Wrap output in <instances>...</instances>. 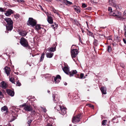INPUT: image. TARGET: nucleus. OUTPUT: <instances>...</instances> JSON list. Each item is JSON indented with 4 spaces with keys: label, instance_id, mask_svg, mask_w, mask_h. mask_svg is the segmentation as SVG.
Returning <instances> with one entry per match:
<instances>
[{
    "label": "nucleus",
    "instance_id": "nucleus-1",
    "mask_svg": "<svg viewBox=\"0 0 126 126\" xmlns=\"http://www.w3.org/2000/svg\"><path fill=\"white\" fill-rule=\"evenodd\" d=\"M4 19L7 23L6 26L7 29L8 30H11L13 28V22L12 20L10 18L8 17L5 18Z\"/></svg>",
    "mask_w": 126,
    "mask_h": 126
},
{
    "label": "nucleus",
    "instance_id": "nucleus-2",
    "mask_svg": "<svg viewBox=\"0 0 126 126\" xmlns=\"http://www.w3.org/2000/svg\"><path fill=\"white\" fill-rule=\"evenodd\" d=\"M108 10L109 12H110L109 14L110 15L115 16L117 18H120L121 17V12H113L112 11L111 7H109Z\"/></svg>",
    "mask_w": 126,
    "mask_h": 126
},
{
    "label": "nucleus",
    "instance_id": "nucleus-3",
    "mask_svg": "<svg viewBox=\"0 0 126 126\" xmlns=\"http://www.w3.org/2000/svg\"><path fill=\"white\" fill-rule=\"evenodd\" d=\"M55 109L58 111H59L60 109V110L59 111V112L61 114L64 115L66 113V108L63 106L57 105L55 107Z\"/></svg>",
    "mask_w": 126,
    "mask_h": 126
},
{
    "label": "nucleus",
    "instance_id": "nucleus-4",
    "mask_svg": "<svg viewBox=\"0 0 126 126\" xmlns=\"http://www.w3.org/2000/svg\"><path fill=\"white\" fill-rule=\"evenodd\" d=\"M63 70L64 72L66 74H69L70 77H72L73 76L74 74H76L77 72L76 70H73L72 71L69 72V69L66 66H65L63 68Z\"/></svg>",
    "mask_w": 126,
    "mask_h": 126
},
{
    "label": "nucleus",
    "instance_id": "nucleus-5",
    "mask_svg": "<svg viewBox=\"0 0 126 126\" xmlns=\"http://www.w3.org/2000/svg\"><path fill=\"white\" fill-rule=\"evenodd\" d=\"M37 21L36 20L33 19L32 18H29V20L28 21L27 23L28 25H31L32 27H34L36 25Z\"/></svg>",
    "mask_w": 126,
    "mask_h": 126
},
{
    "label": "nucleus",
    "instance_id": "nucleus-6",
    "mask_svg": "<svg viewBox=\"0 0 126 126\" xmlns=\"http://www.w3.org/2000/svg\"><path fill=\"white\" fill-rule=\"evenodd\" d=\"M20 43L24 47H27L29 46V44L27 40L23 37H22L20 39Z\"/></svg>",
    "mask_w": 126,
    "mask_h": 126
},
{
    "label": "nucleus",
    "instance_id": "nucleus-7",
    "mask_svg": "<svg viewBox=\"0 0 126 126\" xmlns=\"http://www.w3.org/2000/svg\"><path fill=\"white\" fill-rule=\"evenodd\" d=\"M22 106L24 107V109L26 111H31L32 110V108L30 105H28L25 103L22 105Z\"/></svg>",
    "mask_w": 126,
    "mask_h": 126
},
{
    "label": "nucleus",
    "instance_id": "nucleus-8",
    "mask_svg": "<svg viewBox=\"0 0 126 126\" xmlns=\"http://www.w3.org/2000/svg\"><path fill=\"white\" fill-rule=\"evenodd\" d=\"M81 114H80L76 116H74L72 118V122L74 123L79 122L80 121Z\"/></svg>",
    "mask_w": 126,
    "mask_h": 126
},
{
    "label": "nucleus",
    "instance_id": "nucleus-9",
    "mask_svg": "<svg viewBox=\"0 0 126 126\" xmlns=\"http://www.w3.org/2000/svg\"><path fill=\"white\" fill-rule=\"evenodd\" d=\"M71 53L72 59L75 58L78 54V50L76 49H71Z\"/></svg>",
    "mask_w": 126,
    "mask_h": 126
},
{
    "label": "nucleus",
    "instance_id": "nucleus-10",
    "mask_svg": "<svg viewBox=\"0 0 126 126\" xmlns=\"http://www.w3.org/2000/svg\"><path fill=\"white\" fill-rule=\"evenodd\" d=\"M57 46V43L55 42V44H54V47H49L47 49L48 51L49 52H54L56 50V47Z\"/></svg>",
    "mask_w": 126,
    "mask_h": 126
},
{
    "label": "nucleus",
    "instance_id": "nucleus-11",
    "mask_svg": "<svg viewBox=\"0 0 126 126\" xmlns=\"http://www.w3.org/2000/svg\"><path fill=\"white\" fill-rule=\"evenodd\" d=\"M53 77L54 78V81L56 83H58L61 80V77L60 76L58 75H57L56 77Z\"/></svg>",
    "mask_w": 126,
    "mask_h": 126
},
{
    "label": "nucleus",
    "instance_id": "nucleus-12",
    "mask_svg": "<svg viewBox=\"0 0 126 126\" xmlns=\"http://www.w3.org/2000/svg\"><path fill=\"white\" fill-rule=\"evenodd\" d=\"M6 12L5 14L6 16H9L11 15V14L13 13V11L11 9H9L8 10L5 11Z\"/></svg>",
    "mask_w": 126,
    "mask_h": 126
},
{
    "label": "nucleus",
    "instance_id": "nucleus-13",
    "mask_svg": "<svg viewBox=\"0 0 126 126\" xmlns=\"http://www.w3.org/2000/svg\"><path fill=\"white\" fill-rule=\"evenodd\" d=\"M7 93L10 95L13 96L14 95V91L10 89H7L6 90Z\"/></svg>",
    "mask_w": 126,
    "mask_h": 126
},
{
    "label": "nucleus",
    "instance_id": "nucleus-14",
    "mask_svg": "<svg viewBox=\"0 0 126 126\" xmlns=\"http://www.w3.org/2000/svg\"><path fill=\"white\" fill-rule=\"evenodd\" d=\"M1 86L3 89H5L8 86V84L4 81H2L1 83Z\"/></svg>",
    "mask_w": 126,
    "mask_h": 126
},
{
    "label": "nucleus",
    "instance_id": "nucleus-15",
    "mask_svg": "<svg viewBox=\"0 0 126 126\" xmlns=\"http://www.w3.org/2000/svg\"><path fill=\"white\" fill-rule=\"evenodd\" d=\"M5 72L6 73L8 76L10 74V72L11 71V69L10 68L8 67H5L4 68Z\"/></svg>",
    "mask_w": 126,
    "mask_h": 126
},
{
    "label": "nucleus",
    "instance_id": "nucleus-16",
    "mask_svg": "<svg viewBox=\"0 0 126 126\" xmlns=\"http://www.w3.org/2000/svg\"><path fill=\"white\" fill-rule=\"evenodd\" d=\"M110 0H109V3L110 4H111V5L115 7L116 8V9L117 10L118 9V5H117L116 3L114 2H111V1H110Z\"/></svg>",
    "mask_w": 126,
    "mask_h": 126
},
{
    "label": "nucleus",
    "instance_id": "nucleus-17",
    "mask_svg": "<svg viewBox=\"0 0 126 126\" xmlns=\"http://www.w3.org/2000/svg\"><path fill=\"white\" fill-rule=\"evenodd\" d=\"M100 90L103 94H106L107 93V89L105 87H103L101 88Z\"/></svg>",
    "mask_w": 126,
    "mask_h": 126
},
{
    "label": "nucleus",
    "instance_id": "nucleus-18",
    "mask_svg": "<svg viewBox=\"0 0 126 126\" xmlns=\"http://www.w3.org/2000/svg\"><path fill=\"white\" fill-rule=\"evenodd\" d=\"M30 117L29 116L27 118V119L28 120L27 122V124H28V126H31V124L32 120V119H30Z\"/></svg>",
    "mask_w": 126,
    "mask_h": 126
},
{
    "label": "nucleus",
    "instance_id": "nucleus-19",
    "mask_svg": "<svg viewBox=\"0 0 126 126\" xmlns=\"http://www.w3.org/2000/svg\"><path fill=\"white\" fill-rule=\"evenodd\" d=\"M47 57V58H51L53 55V53L51 52H47L46 54Z\"/></svg>",
    "mask_w": 126,
    "mask_h": 126
},
{
    "label": "nucleus",
    "instance_id": "nucleus-20",
    "mask_svg": "<svg viewBox=\"0 0 126 126\" xmlns=\"http://www.w3.org/2000/svg\"><path fill=\"white\" fill-rule=\"evenodd\" d=\"M27 33L25 31H22V32H20L19 33V34L20 35L23 36H25L27 35Z\"/></svg>",
    "mask_w": 126,
    "mask_h": 126
},
{
    "label": "nucleus",
    "instance_id": "nucleus-21",
    "mask_svg": "<svg viewBox=\"0 0 126 126\" xmlns=\"http://www.w3.org/2000/svg\"><path fill=\"white\" fill-rule=\"evenodd\" d=\"M47 21L48 23L50 24H52L53 23V20L52 18L49 16H47Z\"/></svg>",
    "mask_w": 126,
    "mask_h": 126
},
{
    "label": "nucleus",
    "instance_id": "nucleus-22",
    "mask_svg": "<svg viewBox=\"0 0 126 126\" xmlns=\"http://www.w3.org/2000/svg\"><path fill=\"white\" fill-rule=\"evenodd\" d=\"M8 109L7 107L6 106H4L1 108V110L2 112L5 111H7L8 110Z\"/></svg>",
    "mask_w": 126,
    "mask_h": 126
},
{
    "label": "nucleus",
    "instance_id": "nucleus-23",
    "mask_svg": "<svg viewBox=\"0 0 126 126\" xmlns=\"http://www.w3.org/2000/svg\"><path fill=\"white\" fill-rule=\"evenodd\" d=\"M35 26V29L37 31L39 30L41 28L40 25L37 24Z\"/></svg>",
    "mask_w": 126,
    "mask_h": 126
},
{
    "label": "nucleus",
    "instance_id": "nucleus-24",
    "mask_svg": "<svg viewBox=\"0 0 126 126\" xmlns=\"http://www.w3.org/2000/svg\"><path fill=\"white\" fill-rule=\"evenodd\" d=\"M63 2L66 5L68 4H72V3L70 1H69L67 0H63Z\"/></svg>",
    "mask_w": 126,
    "mask_h": 126
},
{
    "label": "nucleus",
    "instance_id": "nucleus-25",
    "mask_svg": "<svg viewBox=\"0 0 126 126\" xmlns=\"http://www.w3.org/2000/svg\"><path fill=\"white\" fill-rule=\"evenodd\" d=\"M74 9L75 11L78 13H79L80 12V10L79 9V7H77V6L74 7Z\"/></svg>",
    "mask_w": 126,
    "mask_h": 126
},
{
    "label": "nucleus",
    "instance_id": "nucleus-26",
    "mask_svg": "<svg viewBox=\"0 0 126 126\" xmlns=\"http://www.w3.org/2000/svg\"><path fill=\"white\" fill-rule=\"evenodd\" d=\"M114 40L117 42H119L120 41V38L117 36H116L114 38Z\"/></svg>",
    "mask_w": 126,
    "mask_h": 126
},
{
    "label": "nucleus",
    "instance_id": "nucleus-27",
    "mask_svg": "<svg viewBox=\"0 0 126 126\" xmlns=\"http://www.w3.org/2000/svg\"><path fill=\"white\" fill-rule=\"evenodd\" d=\"M87 34L89 36L93 37L94 38V36L93 35V33L90 31H88V32H87Z\"/></svg>",
    "mask_w": 126,
    "mask_h": 126
},
{
    "label": "nucleus",
    "instance_id": "nucleus-28",
    "mask_svg": "<svg viewBox=\"0 0 126 126\" xmlns=\"http://www.w3.org/2000/svg\"><path fill=\"white\" fill-rule=\"evenodd\" d=\"M121 18H120V20H122V19H125V16L126 15V13H125V12H124L123 13V17L122 16V14L121 13Z\"/></svg>",
    "mask_w": 126,
    "mask_h": 126
},
{
    "label": "nucleus",
    "instance_id": "nucleus-29",
    "mask_svg": "<svg viewBox=\"0 0 126 126\" xmlns=\"http://www.w3.org/2000/svg\"><path fill=\"white\" fill-rule=\"evenodd\" d=\"M44 56L45 54L44 53L42 54L40 58V61H42L43 60L44 57Z\"/></svg>",
    "mask_w": 126,
    "mask_h": 126
},
{
    "label": "nucleus",
    "instance_id": "nucleus-30",
    "mask_svg": "<svg viewBox=\"0 0 126 126\" xmlns=\"http://www.w3.org/2000/svg\"><path fill=\"white\" fill-rule=\"evenodd\" d=\"M111 47L110 46H108L107 50L109 52H110L111 51Z\"/></svg>",
    "mask_w": 126,
    "mask_h": 126
},
{
    "label": "nucleus",
    "instance_id": "nucleus-31",
    "mask_svg": "<svg viewBox=\"0 0 126 126\" xmlns=\"http://www.w3.org/2000/svg\"><path fill=\"white\" fill-rule=\"evenodd\" d=\"M58 26V24L55 23L54 24L52 25H51V27L53 28H57Z\"/></svg>",
    "mask_w": 126,
    "mask_h": 126
},
{
    "label": "nucleus",
    "instance_id": "nucleus-32",
    "mask_svg": "<svg viewBox=\"0 0 126 126\" xmlns=\"http://www.w3.org/2000/svg\"><path fill=\"white\" fill-rule=\"evenodd\" d=\"M9 80L11 82L13 83H14V79L13 78H10V77L9 76Z\"/></svg>",
    "mask_w": 126,
    "mask_h": 126
},
{
    "label": "nucleus",
    "instance_id": "nucleus-33",
    "mask_svg": "<svg viewBox=\"0 0 126 126\" xmlns=\"http://www.w3.org/2000/svg\"><path fill=\"white\" fill-rule=\"evenodd\" d=\"M97 40H96V39H94V41L93 42V44H94L96 46L97 45Z\"/></svg>",
    "mask_w": 126,
    "mask_h": 126
},
{
    "label": "nucleus",
    "instance_id": "nucleus-34",
    "mask_svg": "<svg viewBox=\"0 0 126 126\" xmlns=\"http://www.w3.org/2000/svg\"><path fill=\"white\" fill-rule=\"evenodd\" d=\"M107 121L106 120H103L102 122V124L103 125H105L106 124Z\"/></svg>",
    "mask_w": 126,
    "mask_h": 126
},
{
    "label": "nucleus",
    "instance_id": "nucleus-35",
    "mask_svg": "<svg viewBox=\"0 0 126 126\" xmlns=\"http://www.w3.org/2000/svg\"><path fill=\"white\" fill-rule=\"evenodd\" d=\"M5 9L4 8H3L1 7H0V12H5Z\"/></svg>",
    "mask_w": 126,
    "mask_h": 126
},
{
    "label": "nucleus",
    "instance_id": "nucleus-36",
    "mask_svg": "<svg viewBox=\"0 0 126 126\" xmlns=\"http://www.w3.org/2000/svg\"><path fill=\"white\" fill-rule=\"evenodd\" d=\"M3 97V95L2 93L0 91V98H2Z\"/></svg>",
    "mask_w": 126,
    "mask_h": 126
},
{
    "label": "nucleus",
    "instance_id": "nucleus-37",
    "mask_svg": "<svg viewBox=\"0 0 126 126\" xmlns=\"http://www.w3.org/2000/svg\"><path fill=\"white\" fill-rule=\"evenodd\" d=\"M41 108L43 110V111L44 112H46V109L45 108L42 107H41Z\"/></svg>",
    "mask_w": 126,
    "mask_h": 126
},
{
    "label": "nucleus",
    "instance_id": "nucleus-38",
    "mask_svg": "<svg viewBox=\"0 0 126 126\" xmlns=\"http://www.w3.org/2000/svg\"><path fill=\"white\" fill-rule=\"evenodd\" d=\"M16 84L18 86H20L21 85V83L20 82H19L18 80L17 81L16 83Z\"/></svg>",
    "mask_w": 126,
    "mask_h": 126
},
{
    "label": "nucleus",
    "instance_id": "nucleus-39",
    "mask_svg": "<svg viewBox=\"0 0 126 126\" xmlns=\"http://www.w3.org/2000/svg\"><path fill=\"white\" fill-rule=\"evenodd\" d=\"M82 6L83 8H85L87 7V5L84 3H82Z\"/></svg>",
    "mask_w": 126,
    "mask_h": 126
},
{
    "label": "nucleus",
    "instance_id": "nucleus-40",
    "mask_svg": "<svg viewBox=\"0 0 126 126\" xmlns=\"http://www.w3.org/2000/svg\"><path fill=\"white\" fill-rule=\"evenodd\" d=\"M120 65L123 68H124V63H120Z\"/></svg>",
    "mask_w": 126,
    "mask_h": 126
},
{
    "label": "nucleus",
    "instance_id": "nucleus-41",
    "mask_svg": "<svg viewBox=\"0 0 126 126\" xmlns=\"http://www.w3.org/2000/svg\"><path fill=\"white\" fill-rule=\"evenodd\" d=\"M84 76V74L83 73H81L80 75V78L82 79Z\"/></svg>",
    "mask_w": 126,
    "mask_h": 126
},
{
    "label": "nucleus",
    "instance_id": "nucleus-42",
    "mask_svg": "<svg viewBox=\"0 0 126 126\" xmlns=\"http://www.w3.org/2000/svg\"><path fill=\"white\" fill-rule=\"evenodd\" d=\"M118 9H122V7L120 5L118 4Z\"/></svg>",
    "mask_w": 126,
    "mask_h": 126
},
{
    "label": "nucleus",
    "instance_id": "nucleus-43",
    "mask_svg": "<svg viewBox=\"0 0 126 126\" xmlns=\"http://www.w3.org/2000/svg\"><path fill=\"white\" fill-rule=\"evenodd\" d=\"M88 105L90 107H91L92 108H94V106L93 105H92L91 104H89Z\"/></svg>",
    "mask_w": 126,
    "mask_h": 126
},
{
    "label": "nucleus",
    "instance_id": "nucleus-44",
    "mask_svg": "<svg viewBox=\"0 0 126 126\" xmlns=\"http://www.w3.org/2000/svg\"><path fill=\"white\" fill-rule=\"evenodd\" d=\"M60 7L61 8H63L64 7V5L63 4H61L60 6Z\"/></svg>",
    "mask_w": 126,
    "mask_h": 126
},
{
    "label": "nucleus",
    "instance_id": "nucleus-45",
    "mask_svg": "<svg viewBox=\"0 0 126 126\" xmlns=\"http://www.w3.org/2000/svg\"><path fill=\"white\" fill-rule=\"evenodd\" d=\"M56 96V95H53L52 96L53 98V100H54V99H55V98Z\"/></svg>",
    "mask_w": 126,
    "mask_h": 126
},
{
    "label": "nucleus",
    "instance_id": "nucleus-46",
    "mask_svg": "<svg viewBox=\"0 0 126 126\" xmlns=\"http://www.w3.org/2000/svg\"><path fill=\"white\" fill-rule=\"evenodd\" d=\"M124 30L125 31H126V26L124 25Z\"/></svg>",
    "mask_w": 126,
    "mask_h": 126
},
{
    "label": "nucleus",
    "instance_id": "nucleus-47",
    "mask_svg": "<svg viewBox=\"0 0 126 126\" xmlns=\"http://www.w3.org/2000/svg\"><path fill=\"white\" fill-rule=\"evenodd\" d=\"M123 41L124 43H125V44H126V40L124 38L123 39Z\"/></svg>",
    "mask_w": 126,
    "mask_h": 126
},
{
    "label": "nucleus",
    "instance_id": "nucleus-48",
    "mask_svg": "<svg viewBox=\"0 0 126 126\" xmlns=\"http://www.w3.org/2000/svg\"><path fill=\"white\" fill-rule=\"evenodd\" d=\"M18 1L19 2H22L23 1H24L23 0H18Z\"/></svg>",
    "mask_w": 126,
    "mask_h": 126
},
{
    "label": "nucleus",
    "instance_id": "nucleus-49",
    "mask_svg": "<svg viewBox=\"0 0 126 126\" xmlns=\"http://www.w3.org/2000/svg\"><path fill=\"white\" fill-rule=\"evenodd\" d=\"M39 7H40V8H41V9L42 10H43V8H42V6H41L39 5Z\"/></svg>",
    "mask_w": 126,
    "mask_h": 126
},
{
    "label": "nucleus",
    "instance_id": "nucleus-50",
    "mask_svg": "<svg viewBox=\"0 0 126 126\" xmlns=\"http://www.w3.org/2000/svg\"><path fill=\"white\" fill-rule=\"evenodd\" d=\"M53 12L55 13H56V12H57L56 11V10L55 9L53 10Z\"/></svg>",
    "mask_w": 126,
    "mask_h": 126
},
{
    "label": "nucleus",
    "instance_id": "nucleus-51",
    "mask_svg": "<svg viewBox=\"0 0 126 126\" xmlns=\"http://www.w3.org/2000/svg\"><path fill=\"white\" fill-rule=\"evenodd\" d=\"M46 1H48V2H50L51 1V0H45Z\"/></svg>",
    "mask_w": 126,
    "mask_h": 126
},
{
    "label": "nucleus",
    "instance_id": "nucleus-52",
    "mask_svg": "<svg viewBox=\"0 0 126 126\" xmlns=\"http://www.w3.org/2000/svg\"><path fill=\"white\" fill-rule=\"evenodd\" d=\"M56 13L57 15H58V16H59V14L57 12H56Z\"/></svg>",
    "mask_w": 126,
    "mask_h": 126
},
{
    "label": "nucleus",
    "instance_id": "nucleus-53",
    "mask_svg": "<svg viewBox=\"0 0 126 126\" xmlns=\"http://www.w3.org/2000/svg\"><path fill=\"white\" fill-rule=\"evenodd\" d=\"M67 84L66 83V82H65L64 83V84L65 85H67Z\"/></svg>",
    "mask_w": 126,
    "mask_h": 126
},
{
    "label": "nucleus",
    "instance_id": "nucleus-54",
    "mask_svg": "<svg viewBox=\"0 0 126 126\" xmlns=\"http://www.w3.org/2000/svg\"><path fill=\"white\" fill-rule=\"evenodd\" d=\"M75 46V45H73L72 46V47H71V48H72V47H73V46Z\"/></svg>",
    "mask_w": 126,
    "mask_h": 126
},
{
    "label": "nucleus",
    "instance_id": "nucleus-55",
    "mask_svg": "<svg viewBox=\"0 0 126 126\" xmlns=\"http://www.w3.org/2000/svg\"><path fill=\"white\" fill-rule=\"evenodd\" d=\"M74 58L73 59V60L74 61L76 62V60L75 59H74Z\"/></svg>",
    "mask_w": 126,
    "mask_h": 126
},
{
    "label": "nucleus",
    "instance_id": "nucleus-56",
    "mask_svg": "<svg viewBox=\"0 0 126 126\" xmlns=\"http://www.w3.org/2000/svg\"><path fill=\"white\" fill-rule=\"evenodd\" d=\"M14 119H13V120H11V121H10V122H12V121H14Z\"/></svg>",
    "mask_w": 126,
    "mask_h": 126
},
{
    "label": "nucleus",
    "instance_id": "nucleus-57",
    "mask_svg": "<svg viewBox=\"0 0 126 126\" xmlns=\"http://www.w3.org/2000/svg\"><path fill=\"white\" fill-rule=\"evenodd\" d=\"M46 126H52L51 125H47Z\"/></svg>",
    "mask_w": 126,
    "mask_h": 126
},
{
    "label": "nucleus",
    "instance_id": "nucleus-58",
    "mask_svg": "<svg viewBox=\"0 0 126 126\" xmlns=\"http://www.w3.org/2000/svg\"><path fill=\"white\" fill-rule=\"evenodd\" d=\"M47 92H48V93H49V92H50V91H48H48H47Z\"/></svg>",
    "mask_w": 126,
    "mask_h": 126
},
{
    "label": "nucleus",
    "instance_id": "nucleus-59",
    "mask_svg": "<svg viewBox=\"0 0 126 126\" xmlns=\"http://www.w3.org/2000/svg\"><path fill=\"white\" fill-rule=\"evenodd\" d=\"M82 32L83 33L84 32V30H82Z\"/></svg>",
    "mask_w": 126,
    "mask_h": 126
},
{
    "label": "nucleus",
    "instance_id": "nucleus-60",
    "mask_svg": "<svg viewBox=\"0 0 126 126\" xmlns=\"http://www.w3.org/2000/svg\"><path fill=\"white\" fill-rule=\"evenodd\" d=\"M72 126V124H70L69 125V126Z\"/></svg>",
    "mask_w": 126,
    "mask_h": 126
},
{
    "label": "nucleus",
    "instance_id": "nucleus-61",
    "mask_svg": "<svg viewBox=\"0 0 126 126\" xmlns=\"http://www.w3.org/2000/svg\"><path fill=\"white\" fill-rule=\"evenodd\" d=\"M126 34V31H125V34Z\"/></svg>",
    "mask_w": 126,
    "mask_h": 126
},
{
    "label": "nucleus",
    "instance_id": "nucleus-62",
    "mask_svg": "<svg viewBox=\"0 0 126 126\" xmlns=\"http://www.w3.org/2000/svg\"><path fill=\"white\" fill-rule=\"evenodd\" d=\"M32 112H35V111H34V110H33V111H32Z\"/></svg>",
    "mask_w": 126,
    "mask_h": 126
},
{
    "label": "nucleus",
    "instance_id": "nucleus-63",
    "mask_svg": "<svg viewBox=\"0 0 126 126\" xmlns=\"http://www.w3.org/2000/svg\"><path fill=\"white\" fill-rule=\"evenodd\" d=\"M79 41H81L80 39H79Z\"/></svg>",
    "mask_w": 126,
    "mask_h": 126
},
{
    "label": "nucleus",
    "instance_id": "nucleus-64",
    "mask_svg": "<svg viewBox=\"0 0 126 126\" xmlns=\"http://www.w3.org/2000/svg\"><path fill=\"white\" fill-rule=\"evenodd\" d=\"M87 30L88 31H88H89L88 30V29H87Z\"/></svg>",
    "mask_w": 126,
    "mask_h": 126
}]
</instances>
